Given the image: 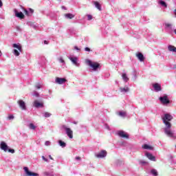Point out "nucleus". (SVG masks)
Segmentation results:
<instances>
[{"instance_id": "1", "label": "nucleus", "mask_w": 176, "mask_h": 176, "mask_svg": "<svg viewBox=\"0 0 176 176\" xmlns=\"http://www.w3.org/2000/svg\"><path fill=\"white\" fill-rule=\"evenodd\" d=\"M173 120V116L166 113L162 117V122L165 124V129H164V133L170 138L174 137V131L171 130V122Z\"/></svg>"}, {"instance_id": "2", "label": "nucleus", "mask_w": 176, "mask_h": 176, "mask_svg": "<svg viewBox=\"0 0 176 176\" xmlns=\"http://www.w3.org/2000/svg\"><path fill=\"white\" fill-rule=\"evenodd\" d=\"M60 130H65L67 135L69 137V138L72 139L74 138V131L71 130V128L67 127L65 125H62L60 126Z\"/></svg>"}, {"instance_id": "3", "label": "nucleus", "mask_w": 176, "mask_h": 176, "mask_svg": "<svg viewBox=\"0 0 176 176\" xmlns=\"http://www.w3.org/2000/svg\"><path fill=\"white\" fill-rule=\"evenodd\" d=\"M86 64H87V65L91 67V68H92L93 71H97V69L98 68H100V64L98 63H96V62L93 63L90 60H87Z\"/></svg>"}, {"instance_id": "4", "label": "nucleus", "mask_w": 176, "mask_h": 176, "mask_svg": "<svg viewBox=\"0 0 176 176\" xmlns=\"http://www.w3.org/2000/svg\"><path fill=\"white\" fill-rule=\"evenodd\" d=\"M165 25V31L168 32V34H173L174 32V26L171 23H166Z\"/></svg>"}, {"instance_id": "5", "label": "nucleus", "mask_w": 176, "mask_h": 176, "mask_svg": "<svg viewBox=\"0 0 176 176\" xmlns=\"http://www.w3.org/2000/svg\"><path fill=\"white\" fill-rule=\"evenodd\" d=\"M20 8L21 9H22V10H23L26 16H32V14H34V9L28 8V10H26L23 6H20Z\"/></svg>"}, {"instance_id": "6", "label": "nucleus", "mask_w": 176, "mask_h": 176, "mask_svg": "<svg viewBox=\"0 0 176 176\" xmlns=\"http://www.w3.org/2000/svg\"><path fill=\"white\" fill-rule=\"evenodd\" d=\"M160 101L163 104V105H167L170 104V100L167 96H164L160 98Z\"/></svg>"}, {"instance_id": "7", "label": "nucleus", "mask_w": 176, "mask_h": 176, "mask_svg": "<svg viewBox=\"0 0 176 176\" xmlns=\"http://www.w3.org/2000/svg\"><path fill=\"white\" fill-rule=\"evenodd\" d=\"M96 157L98 159H104V157H107V151L102 150L100 152L95 155Z\"/></svg>"}, {"instance_id": "8", "label": "nucleus", "mask_w": 176, "mask_h": 176, "mask_svg": "<svg viewBox=\"0 0 176 176\" xmlns=\"http://www.w3.org/2000/svg\"><path fill=\"white\" fill-rule=\"evenodd\" d=\"M18 104L19 106V108H21V109H22L23 111H25L27 109V106H25V102L20 100H18Z\"/></svg>"}, {"instance_id": "9", "label": "nucleus", "mask_w": 176, "mask_h": 176, "mask_svg": "<svg viewBox=\"0 0 176 176\" xmlns=\"http://www.w3.org/2000/svg\"><path fill=\"white\" fill-rule=\"evenodd\" d=\"M69 59L70 60V61H72V64H74V65H76V67H80V63H78V58L76 57H69Z\"/></svg>"}, {"instance_id": "10", "label": "nucleus", "mask_w": 176, "mask_h": 176, "mask_svg": "<svg viewBox=\"0 0 176 176\" xmlns=\"http://www.w3.org/2000/svg\"><path fill=\"white\" fill-rule=\"evenodd\" d=\"M153 87L156 93H158V91H162V85L157 82L153 84Z\"/></svg>"}, {"instance_id": "11", "label": "nucleus", "mask_w": 176, "mask_h": 176, "mask_svg": "<svg viewBox=\"0 0 176 176\" xmlns=\"http://www.w3.org/2000/svg\"><path fill=\"white\" fill-rule=\"evenodd\" d=\"M9 146H8V144L5 142H1L0 143V149L1 151H4L5 152H8Z\"/></svg>"}, {"instance_id": "12", "label": "nucleus", "mask_w": 176, "mask_h": 176, "mask_svg": "<svg viewBox=\"0 0 176 176\" xmlns=\"http://www.w3.org/2000/svg\"><path fill=\"white\" fill-rule=\"evenodd\" d=\"M55 82L58 85H63V83H65L67 82V80L65 78L57 77L55 80Z\"/></svg>"}, {"instance_id": "13", "label": "nucleus", "mask_w": 176, "mask_h": 176, "mask_svg": "<svg viewBox=\"0 0 176 176\" xmlns=\"http://www.w3.org/2000/svg\"><path fill=\"white\" fill-rule=\"evenodd\" d=\"M14 13H15L16 17H18L19 19H24V14H23L21 12L17 11V9H14Z\"/></svg>"}, {"instance_id": "14", "label": "nucleus", "mask_w": 176, "mask_h": 176, "mask_svg": "<svg viewBox=\"0 0 176 176\" xmlns=\"http://www.w3.org/2000/svg\"><path fill=\"white\" fill-rule=\"evenodd\" d=\"M118 135H119V137H121V138H129V135H127V133H126L123 131H119L118 132Z\"/></svg>"}, {"instance_id": "15", "label": "nucleus", "mask_w": 176, "mask_h": 176, "mask_svg": "<svg viewBox=\"0 0 176 176\" xmlns=\"http://www.w3.org/2000/svg\"><path fill=\"white\" fill-rule=\"evenodd\" d=\"M145 155L146 156V157H148V159H149V160H151L152 162H156V157L153 156L152 153H146Z\"/></svg>"}, {"instance_id": "16", "label": "nucleus", "mask_w": 176, "mask_h": 176, "mask_svg": "<svg viewBox=\"0 0 176 176\" xmlns=\"http://www.w3.org/2000/svg\"><path fill=\"white\" fill-rule=\"evenodd\" d=\"M136 57L138 58V60L141 63H142V61H144V60H145V57H144V54H142V53H141V52H137Z\"/></svg>"}, {"instance_id": "17", "label": "nucleus", "mask_w": 176, "mask_h": 176, "mask_svg": "<svg viewBox=\"0 0 176 176\" xmlns=\"http://www.w3.org/2000/svg\"><path fill=\"white\" fill-rule=\"evenodd\" d=\"M33 106H34L35 108H43V103L39 102L38 100H35L33 103Z\"/></svg>"}, {"instance_id": "18", "label": "nucleus", "mask_w": 176, "mask_h": 176, "mask_svg": "<svg viewBox=\"0 0 176 176\" xmlns=\"http://www.w3.org/2000/svg\"><path fill=\"white\" fill-rule=\"evenodd\" d=\"M120 91L121 93H128V91H130V88H129V87H121L120 88Z\"/></svg>"}, {"instance_id": "19", "label": "nucleus", "mask_w": 176, "mask_h": 176, "mask_svg": "<svg viewBox=\"0 0 176 176\" xmlns=\"http://www.w3.org/2000/svg\"><path fill=\"white\" fill-rule=\"evenodd\" d=\"M158 4L162 6V8H167V3L163 0H159Z\"/></svg>"}, {"instance_id": "20", "label": "nucleus", "mask_w": 176, "mask_h": 176, "mask_svg": "<svg viewBox=\"0 0 176 176\" xmlns=\"http://www.w3.org/2000/svg\"><path fill=\"white\" fill-rule=\"evenodd\" d=\"M142 148H143V149H147L148 151H153V147H152L151 146H149L148 144H146L142 146Z\"/></svg>"}, {"instance_id": "21", "label": "nucleus", "mask_w": 176, "mask_h": 176, "mask_svg": "<svg viewBox=\"0 0 176 176\" xmlns=\"http://www.w3.org/2000/svg\"><path fill=\"white\" fill-rule=\"evenodd\" d=\"M168 50H169V52H174L176 53V47L173 45H169L168 47Z\"/></svg>"}, {"instance_id": "22", "label": "nucleus", "mask_w": 176, "mask_h": 176, "mask_svg": "<svg viewBox=\"0 0 176 176\" xmlns=\"http://www.w3.org/2000/svg\"><path fill=\"white\" fill-rule=\"evenodd\" d=\"M122 78L124 82H129V77H127V74H126V73L122 74Z\"/></svg>"}, {"instance_id": "23", "label": "nucleus", "mask_w": 176, "mask_h": 176, "mask_svg": "<svg viewBox=\"0 0 176 176\" xmlns=\"http://www.w3.org/2000/svg\"><path fill=\"white\" fill-rule=\"evenodd\" d=\"M150 173L151 175H153V176L159 175V173H157V170L156 169H151Z\"/></svg>"}, {"instance_id": "24", "label": "nucleus", "mask_w": 176, "mask_h": 176, "mask_svg": "<svg viewBox=\"0 0 176 176\" xmlns=\"http://www.w3.org/2000/svg\"><path fill=\"white\" fill-rule=\"evenodd\" d=\"M65 17H66V19H74L75 15L74 14L68 13L65 15Z\"/></svg>"}, {"instance_id": "25", "label": "nucleus", "mask_w": 176, "mask_h": 176, "mask_svg": "<svg viewBox=\"0 0 176 176\" xmlns=\"http://www.w3.org/2000/svg\"><path fill=\"white\" fill-rule=\"evenodd\" d=\"M94 3L98 10H102L101 5H100V3H98V1H94Z\"/></svg>"}, {"instance_id": "26", "label": "nucleus", "mask_w": 176, "mask_h": 176, "mask_svg": "<svg viewBox=\"0 0 176 176\" xmlns=\"http://www.w3.org/2000/svg\"><path fill=\"white\" fill-rule=\"evenodd\" d=\"M58 144H59L60 146H61L62 148H65V146H67V144L65 142H63V140H59Z\"/></svg>"}, {"instance_id": "27", "label": "nucleus", "mask_w": 176, "mask_h": 176, "mask_svg": "<svg viewBox=\"0 0 176 176\" xmlns=\"http://www.w3.org/2000/svg\"><path fill=\"white\" fill-rule=\"evenodd\" d=\"M12 47H15L16 49H18V50H19V52H21V46L17 45L16 43H14V44L12 45Z\"/></svg>"}, {"instance_id": "28", "label": "nucleus", "mask_w": 176, "mask_h": 176, "mask_svg": "<svg viewBox=\"0 0 176 176\" xmlns=\"http://www.w3.org/2000/svg\"><path fill=\"white\" fill-rule=\"evenodd\" d=\"M119 116H121V118H125L126 116V112L125 111H120L118 113Z\"/></svg>"}, {"instance_id": "29", "label": "nucleus", "mask_w": 176, "mask_h": 176, "mask_svg": "<svg viewBox=\"0 0 176 176\" xmlns=\"http://www.w3.org/2000/svg\"><path fill=\"white\" fill-rule=\"evenodd\" d=\"M29 129H30V130H35V129H36V126L34 125L33 123H30L29 124Z\"/></svg>"}, {"instance_id": "30", "label": "nucleus", "mask_w": 176, "mask_h": 176, "mask_svg": "<svg viewBox=\"0 0 176 176\" xmlns=\"http://www.w3.org/2000/svg\"><path fill=\"white\" fill-rule=\"evenodd\" d=\"M44 118H50V116H52V113H49V112H45L43 114Z\"/></svg>"}, {"instance_id": "31", "label": "nucleus", "mask_w": 176, "mask_h": 176, "mask_svg": "<svg viewBox=\"0 0 176 176\" xmlns=\"http://www.w3.org/2000/svg\"><path fill=\"white\" fill-rule=\"evenodd\" d=\"M59 63H61L62 64L65 65V60H64V59L63 58V57H60L59 58H58Z\"/></svg>"}, {"instance_id": "32", "label": "nucleus", "mask_w": 176, "mask_h": 176, "mask_svg": "<svg viewBox=\"0 0 176 176\" xmlns=\"http://www.w3.org/2000/svg\"><path fill=\"white\" fill-rule=\"evenodd\" d=\"M44 175H45V176H54V175H53V173H51V172H45V173H44Z\"/></svg>"}, {"instance_id": "33", "label": "nucleus", "mask_w": 176, "mask_h": 176, "mask_svg": "<svg viewBox=\"0 0 176 176\" xmlns=\"http://www.w3.org/2000/svg\"><path fill=\"white\" fill-rule=\"evenodd\" d=\"M14 56H20V52H19V51L17 50H14Z\"/></svg>"}, {"instance_id": "34", "label": "nucleus", "mask_w": 176, "mask_h": 176, "mask_svg": "<svg viewBox=\"0 0 176 176\" xmlns=\"http://www.w3.org/2000/svg\"><path fill=\"white\" fill-rule=\"evenodd\" d=\"M32 96L38 98V97H39V93H38V91H33Z\"/></svg>"}, {"instance_id": "35", "label": "nucleus", "mask_w": 176, "mask_h": 176, "mask_svg": "<svg viewBox=\"0 0 176 176\" xmlns=\"http://www.w3.org/2000/svg\"><path fill=\"white\" fill-rule=\"evenodd\" d=\"M13 119H14V116L13 115H10L8 117V120H13Z\"/></svg>"}, {"instance_id": "36", "label": "nucleus", "mask_w": 176, "mask_h": 176, "mask_svg": "<svg viewBox=\"0 0 176 176\" xmlns=\"http://www.w3.org/2000/svg\"><path fill=\"white\" fill-rule=\"evenodd\" d=\"M87 20L88 21H90V20L93 19V16H91L90 14H87Z\"/></svg>"}, {"instance_id": "37", "label": "nucleus", "mask_w": 176, "mask_h": 176, "mask_svg": "<svg viewBox=\"0 0 176 176\" xmlns=\"http://www.w3.org/2000/svg\"><path fill=\"white\" fill-rule=\"evenodd\" d=\"M7 151L9 152L10 153H14V149L8 148Z\"/></svg>"}, {"instance_id": "38", "label": "nucleus", "mask_w": 176, "mask_h": 176, "mask_svg": "<svg viewBox=\"0 0 176 176\" xmlns=\"http://www.w3.org/2000/svg\"><path fill=\"white\" fill-rule=\"evenodd\" d=\"M42 159H43V160H44V162H47V163H49V160H47L46 157H45V156H42Z\"/></svg>"}, {"instance_id": "39", "label": "nucleus", "mask_w": 176, "mask_h": 176, "mask_svg": "<svg viewBox=\"0 0 176 176\" xmlns=\"http://www.w3.org/2000/svg\"><path fill=\"white\" fill-rule=\"evenodd\" d=\"M45 146H49L50 145V141H46L45 142Z\"/></svg>"}, {"instance_id": "40", "label": "nucleus", "mask_w": 176, "mask_h": 176, "mask_svg": "<svg viewBox=\"0 0 176 176\" xmlns=\"http://www.w3.org/2000/svg\"><path fill=\"white\" fill-rule=\"evenodd\" d=\"M42 87V85L41 84L36 85V88L41 89Z\"/></svg>"}, {"instance_id": "41", "label": "nucleus", "mask_w": 176, "mask_h": 176, "mask_svg": "<svg viewBox=\"0 0 176 176\" xmlns=\"http://www.w3.org/2000/svg\"><path fill=\"white\" fill-rule=\"evenodd\" d=\"M28 25H31V27H33V28H35V25H34V23H32V22H29Z\"/></svg>"}, {"instance_id": "42", "label": "nucleus", "mask_w": 176, "mask_h": 176, "mask_svg": "<svg viewBox=\"0 0 176 176\" xmlns=\"http://www.w3.org/2000/svg\"><path fill=\"white\" fill-rule=\"evenodd\" d=\"M85 52H91L90 48H89V47H86L85 48Z\"/></svg>"}, {"instance_id": "43", "label": "nucleus", "mask_w": 176, "mask_h": 176, "mask_svg": "<svg viewBox=\"0 0 176 176\" xmlns=\"http://www.w3.org/2000/svg\"><path fill=\"white\" fill-rule=\"evenodd\" d=\"M16 31H21V29L19 26H16Z\"/></svg>"}, {"instance_id": "44", "label": "nucleus", "mask_w": 176, "mask_h": 176, "mask_svg": "<svg viewBox=\"0 0 176 176\" xmlns=\"http://www.w3.org/2000/svg\"><path fill=\"white\" fill-rule=\"evenodd\" d=\"M74 50H77L78 52H79L80 50V49H79V47H78L77 46L74 47Z\"/></svg>"}, {"instance_id": "45", "label": "nucleus", "mask_w": 176, "mask_h": 176, "mask_svg": "<svg viewBox=\"0 0 176 176\" xmlns=\"http://www.w3.org/2000/svg\"><path fill=\"white\" fill-rule=\"evenodd\" d=\"M3 6V3H2V0H0V8H2Z\"/></svg>"}, {"instance_id": "46", "label": "nucleus", "mask_w": 176, "mask_h": 176, "mask_svg": "<svg viewBox=\"0 0 176 176\" xmlns=\"http://www.w3.org/2000/svg\"><path fill=\"white\" fill-rule=\"evenodd\" d=\"M44 45H49V41H44Z\"/></svg>"}, {"instance_id": "47", "label": "nucleus", "mask_w": 176, "mask_h": 176, "mask_svg": "<svg viewBox=\"0 0 176 176\" xmlns=\"http://www.w3.org/2000/svg\"><path fill=\"white\" fill-rule=\"evenodd\" d=\"M141 164H146V162L145 161H142L140 162Z\"/></svg>"}, {"instance_id": "48", "label": "nucleus", "mask_w": 176, "mask_h": 176, "mask_svg": "<svg viewBox=\"0 0 176 176\" xmlns=\"http://www.w3.org/2000/svg\"><path fill=\"white\" fill-rule=\"evenodd\" d=\"M76 160H80V157H76Z\"/></svg>"}, {"instance_id": "49", "label": "nucleus", "mask_w": 176, "mask_h": 176, "mask_svg": "<svg viewBox=\"0 0 176 176\" xmlns=\"http://www.w3.org/2000/svg\"><path fill=\"white\" fill-rule=\"evenodd\" d=\"M62 9H63L64 10H67V8L64 6H62Z\"/></svg>"}, {"instance_id": "50", "label": "nucleus", "mask_w": 176, "mask_h": 176, "mask_svg": "<svg viewBox=\"0 0 176 176\" xmlns=\"http://www.w3.org/2000/svg\"><path fill=\"white\" fill-rule=\"evenodd\" d=\"M106 129H107V130H109V126H108L107 124L105 125Z\"/></svg>"}, {"instance_id": "51", "label": "nucleus", "mask_w": 176, "mask_h": 176, "mask_svg": "<svg viewBox=\"0 0 176 176\" xmlns=\"http://www.w3.org/2000/svg\"><path fill=\"white\" fill-rule=\"evenodd\" d=\"M49 158L51 160H53V157H52V155H49Z\"/></svg>"}, {"instance_id": "52", "label": "nucleus", "mask_w": 176, "mask_h": 176, "mask_svg": "<svg viewBox=\"0 0 176 176\" xmlns=\"http://www.w3.org/2000/svg\"><path fill=\"white\" fill-rule=\"evenodd\" d=\"M73 124H78V122L74 121V122H73Z\"/></svg>"}, {"instance_id": "53", "label": "nucleus", "mask_w": 176, "mask_h": 176, "mask_svg": "<svg viewBox=\"0 0 176 176\" xmlns=\"http://www.w3.org/2000/svg\"><path fill=\"white\" fill-rule=\"evenodd\" d=\"M0 57H2V52L0 50Z\"/></svg>"}, {"instance_id": "54", "label": "nucleus", "mask_w": 176, "mask_h": 176, "mask_svg": "<svg viewBox=\"0 0 176 176\" xmlns=\"http://www.w3.org/2000/svg\"><path fill=\"white\" fill-rule=\"evenodd\" d=\"M174 32H175V34L176 35V29L174 30Z\"/></svg>"}]
</instances>
